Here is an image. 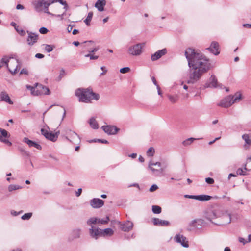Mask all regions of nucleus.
Wrapping results in <instances>:
<instances>
[{"label": "nucleus", "instance_id": "nucleus-1", "mask_svg": "<svg viewBox=\"0 0 251 251\" xmlns=\"http://www.w3.org/2000/svg\"><path fill=\"white\" fill-rule=\"evenodd\" d=\"M185 56L188 61V66L192 68V72L187 83L194 84L199 80L204 73L209 70L210 68L209 60L201 53L196 52L192 48L186 50Z\"/></svg>", "mask_w": 251, "mask_h": 251}, {"label": "nucleus", "instance_id": "nucleus-2", "mask_svg": "<svg viewBox=\"0 0 251 251\" xmlns=\"http://www.w3.org/2000/svg\"><path fill=\"white\" fill-rule=\"evenodd\" d=\"M75 94L80 102L88 103L92 100H97L99 99V95L93 93L89 89L79 88L75 91Z\"/></svg>", "mask_w": 251, "mask_h": 251}, {"label": "nucleus", "instance_id": "nucleus-3", "mask_svg": "<svg viewBox=\"0 0 251 251\" xmlns=\"http://www.w3.org/2000/svg\"><path fill=\"white\" fill-rule=\"evenodd\" d=\"M1 63L2 65H5L12 74H16L18 69L20 68V62L18 60L13 57L5 56L1 59Z\"/></svg>", "mask_w": 251, "mask_h": 251}, {"label": "nucleus", "instance_id": "nucleus-4", "mask_svg": "<svg viewBox=\"0 0 251 251\" xmlns=\"http://www.w3.org/2000/svg\"><path fill=\"white\" fill-rule=\"evenodd\" d=\"M211 224L217 226H223L225 225L220 222H214L213 221H192L189 224V230H192L195 229H200L203 227L210 226Z\"/></svg>", "mask_w": 251, "mask_h": 251}, {"label": "nucleus", "instance_id": "nucleus-5", "mask_svg": "<svg viewBox=\"0 0 251 251\" xmlns=\"http://www.w3.org/2000/svg\"><path fill=\"white\" fill-rule=\"evenodd\" d=\"M98 221H89L88 224L91 226L90 229V233L92 237L97 239L98 236L107 235L110 233V228H106L101 230L96 227L94 225L97 224Z\"/></svg>", "mask_w": 251, "mask_h": 251}, {"label": "nucleus", "instance_id": "nucleus-6", "mask_svg": "<svg viewBox=\"0 0 251 251\" xmlns=\"http://www.w3.org/2000/svg\"><path fill=\"white\" fill-rule=\"evenodd\" d=\"M241 99V94L237 93L234 96H229L225 98L221 101L218 105L224 108H227L233 103L239 101Z\"/></svg>", "mask_w": 251, "mask_h": 251}, {"label": "nucleus", "instance_id": "nucleus-7", "mask_svg": "<svg viewBox=\"0 0 251 251\" xmlns=\"http://www.w3.org/2000/svg\"><path fill=\"white\" fill-rule=\"evenodd\" d=\"M34 95H49L50 94L49 89L42 84L36 83L35 85V91H34Z\"/></svg>", "mask_w": 251, "mask_h": 251}, {"label": "nucleus", "instance_id": "nucleus-8", "mask_svg": "<svg viewBox=\"0 0 251 251\" xmlns=\"http://www.w3.org/2000/svg\"><path fill=\"white\" fill-rule=\"evenodd\" d=\"M41 132L42 134L44 135L46 139L52 142H54L57 140L58 135L60 133L59 131L55 133L49 132L47 129L44 128H42L41 129Z\"/></svg>", "mask_w": 251, "mask_h": 251}, {"label": "nucleus", "instance_id": "nucleus-9", "mask_svg": "<svg viewBox=\"0 0 251 251\" xmlns=\"http://www.w3.org/2000/svg\"><path fill=\"white\" fill-rule=\"evenodd\" d=\"M142 47L140 44H137L130 47L128 49V53L132 55L138 56L142 53Z\"/></svg>", "mask_w": 251, "mask_h": 251}, {"label": "nucleus", "instance_id": "nucleus-10", "mask_svg": "<svg viewBox=\"0 0 251 251\" xmlns=\"http://www.w3.org/2000/svg\"><path fill=\"white\" fill-rule=\"evenodd\" d=\"M118 222L120 228L124 231H127L131 229L133 224L131 221H117Z\"/></svg>", "mask_w": 251, "mask_h": 251}, {"label": "nucleus", "instance_id": "nucleus-11", "mask_svg": "<svg viewBox=\"0 0 251 251\" xmlns=\"http://www.w3.org/2000/svg\"><path fill=\"white\" fill-rule=\"evenodd\" d=\"M90 206L94 209H99L102 207L104 204V201L99 198H93L89 201Z\"/></svg>", "mask_w": 251, "mask_h": 251}, {"label": "nucleus", "instance_id": "nucleus-12", "mask_svg": "<svg viewBox=\"0 0 251 251\" xmlns=\"http://www.w3.org/2000/svg\"><path fill=\"white\" fill-rule=\"evenodd\" d=\"M174 241L180 244L183 247L187 248L189 247L188 242L186 240V238L182 235L176 234L174 237Z\"/></svg>", "mask_w": 251, "mask_h": 251}, {"label": "nucleus", "instance_id": "nucleus-13", "mask_svg": "<svg viewBox=\"0 0 251 251\" xmlns=\"http://www.w3.org/2000/svg\"><path fill=\"white\" fill-rule=\"evenodd\" d=\"M0 141L9 146H11V143L7 139L10 136L8 132L6 130L1 128H0Z\"/></svg>", "mask_w": 251, "mask_h": 251}, {"label": "nucleus", "instance_id": "nucleus-14", "mask_svg": "<svg viewBox=\"0 0 251 251\" xmlns=\"http://www.w3.org/2000/svg\"><path fill=\"white\" fill-rule=\"evenodd\" d=\"M28 33V37L27 38V42L29 45L32 46L37 42L38 39V34L35 33L27 31Z\"/></svg>", "mask_w": 251, "mask_h": 251}, {"label": "nucleus", "instance_id": "nucleus-15", "mask_svg": "<svg viewBox=\"0 0 251 251\" xmlns=\"http://www.w3.org/2000/svg\"><path fill=\"white\" fill-rule=\"evenodd\" d=\"M66 134L72 138V140H70L68 137L66 139L69 140L70 142L75 144L78 143L80 142V139L79 136L75 132L71 131V130H67Z\"/></svg>", "mask_w": 251, "mask_h": 251}, {"label": "nucleus", "instance_id": "nucleus-16", "mask_svg": "<svg viewBox=\"0 0 251 251\" xmlns=\"http://www.w3.org/2000/svg\"><path fill=\"white\" fill-rule=\"evenodd\" d=\"M210 52L212 53L215 55L219 54L220 51L219 50V44L218 42L213 41L211 43L209 47L206 48Z\"/></svg>", "mask_w": 251, "mask_h": 251}, {"label": "nucleus", "instance_id": "nucleus-17", "mask_svg": "<svg viewBox=\"0 0 251 251\" xmlns=\"http://www.w3.org/2000/svg\"><path fill=\"white\" fill-rule=\"evenodd\" d=\"M153 166H157L160 167L161 166V163L159 162H156L155 163L153 162L152 161H150L148 164V169L151 171V172L156 174L158 172H162L163 171V169L161 168L160 170L155 169L153 168Z\"/></svg>", "mask_w": 251, "mask_h": 251}, {"label": "nucleus", "instance_id": "nucleus-18", "mask_svg": "<svg viewBox=\"0 0 251 251\" xmlns=\"http://www.w3.org/2000/svg\"><path fill=\"white\" fill-rule=\"evenodd\" d=\"M45 2H48V1L47 0H37L34 1L32 4L36 11L40 12L43 10V7Z\"/></svg>", "mask_w": 251, "mask_h": 251}, {"label": "nucleus", "instance_id": "nucleus-19", "mask_svg": "<svg viewBox=\"0 0 251 251\" xmlns=\"http://www.w3.org/2000/svg\"><path fill=\"white\" fill-rule=\"evenodd\" d=\"M166 53L167 50L166 49L159 50L151 55V59L153 61H156L166 54Z\"/></svg>", "mask_w": 251, "mask_h": 251}, {"label": "nucleus", "instance_id": "nucleus-20", "mask_svg": "<svg viewBox=\"0 0 251 251\" xmlns=\"http://www.w3.org/2000/svg\"><path fill=\"white\" fill-rule=\"evenodd\" d=\"M23 142L26 143L30 147H35L38 150H41L42 149L40 145L31 140L28 139L26 137L24 138Z\"/></svg>", "mask_w": 251, "mask_h": 251}, {"label": "nucleus", "instance_id": "nucleus-21", "mask_svg": "<svg viewBox=\"0 0 251 251\" xmlns=\"http://www.w3.org/2000/svg\"><path fill=\"white\" fill-rule=\"evenodd\" d=\"M210 82L206 83L205 84V87H217V80L216 78L215 75H212L209 79Z\"/></svg>", "mask_w": 251, "mask_h": 251}, {"label": "nucleus", "instance_id": "nucleus-22", "mask_svg": "<svg viewBox=\"0 0 251 251\" xmlns=\"http://www.w3.org/2000/svg\"><path fill=\"white\" fill-rule=\"evenodd\" d=\"M0 97L1 101H5L10 104H12L13 103L6 92L4 91L1 92L0 94Z\"/></svg>", "mask_w": 251, "mask_h": 251}, {"label": "nucleus", "instance_id": "nucleus-23", "mask_svg": "<svg viewBox=\"0 0 251 251\" xmlns=\"http://www.w3.org/2000/svg\"><path fill=\"white\" fill-rule=\"evenodd\" d=\"M105 4V0H98L95 4V6L99 11H102L104 10V6Z\"/></svg>", "mask_w": 251, "mask_h": 251}, {"label": "nucleus", "instance_id": "nucleus-24", "mask_svg": "<svg viewBox=\"0 0 251 251\" xmlns=\"http://www.w3.org/2000/svg\"><path fill=\"white\" fill-rule=\"evenodd\" d=\"M152 224L157 226H167L169 225L168 221H151Z\"/></svg>", "mask_w": 251, "mask_h": 251}, {"label": "nucleus", "instance_id": "nucleus-25", "mask_svg": "<svg viewBox=\"0 0 251 251\" xmlns=\"http://www.w3.org/2000/svg\"><path fill=\"white\" fill-rule=\"evenodd\" d=\"M89 124L92 128H93L94 129H98V128H99L98 123L94 117H92L89 120Z\"/></svg>", "mask_w": 251, "mask_h": 251}, {"label": "nucleus", "instance_id": "nucleus-26", "mask_svg": "<svg viewBox=\"0 0 251 251\" xmlns=\"http://www.w3.org/2000/svg\"><path fill=\"white\" fill-rule=\"evenodd\" d=\"M197 200L200 201H209L211 199V196L206 195H197Z\"/></svg>", "mask_w": 251, "mask_h": 251}, {"label": "nucleus", "instance_id": "nucleus-27", "mask_svg": "<svg viewBox=\"0 0 251 251\" xmlns=\"http://www.w3.org/2000/svg\"><path fill=\"white\" fill-rule=\"evenodd\" d=\"M167 97L170 102L172 103H175L178 100V96L177 95H167Z\"/></svg>", "mask_w": 251, "mask_h": 251}, {"label": "nucleus", "instance_id": "nucleus-28", "mask_svg": "<svg viewBox=\"0 0 251 251\" xmlns=\"http://www.w3.org/2000/svg\"><path fill=\"white\" fill-rule=\"evenodd\" d=\"M22 188V187L20 185L11 184L9 185L8 187V190L9 192H12L14 190L21 189Z\"/></svg>", "mask_w": 251, "mask_h": 251}, {"label": "nucleus", "instance_id": "nucleus-29", "mask_svg": "<svg viewBox=\"0 0 251 251\" xmlns=\"http://www.w3.org/2000/svg\"><path fill=\"white\" fill-rule=\"evenodd\" d=\"M217 218L218 216L216 215V212L212 210H211L209 212L208 215L207 217V220H212Z\"/></svg>", "mask_w": 251, "mask_h": 251}, {"label": "nucleus", "instance_id": "nucleus-30", "mask_svg": "<svg viewBox=\"0 0 251 251\" xmlns=\"http://www.w3.org/2000/svg\"><path fill=\"white\" fill-rule=\"evenodd\" d=\"M244 170L246 171L251 170V156L248 158L247 163L244 166Z\"/></svg>", "mask_w": 251, "mask_h": 251}, {"label": "nucleus", "instance_id": "nucleus-31", "mask_svg": "<svg viewBox=\"0 0 251 251\" xmlns=\"http://www.w3.org/2000/svg\"><path fill=\"white\" fill-rule=\"evenodd\" d=\"M50 5V3H48V2H45L44 3V6L43 7V10H44V12L49 14L51 15L52 16H53L54 14H52L50 13L48 10L49 6Z\"/></svg>", "mask_w": 251, "mask_h": 251}, {"label": "nucleus", "instance_id": "nucleus-32", "mask_svg": "<svg viewBox=\"0 0 251 251\" xmlns=\"http://www.w3.org/2000/svg\"><path fill=\"white\" fill-rule=\"evenodd\" d=\"M152 210L155 214H159L161 212V208L157 205H153L152 206Z\"/></svg>", "mask_w": 251, "mask_h": 251}, {"label": "nucleus", "instance_id": "nucleus-33", "mask_svg": "<svg viewBox=\"0 0 251 251\" xmlns=\"http://www.w3.org/2000/svg\"><path fill=\"white\" fill-rule=\"evenodd\" d=\"M195 140H196V138H189L184 140L182 142V144L184 146H187L190 145Z\"/></svg>", "mask_w": 251, "mask_h": 251}, {"label": "nucleus", "instance_id": "nucleus-34", "mask_svg": "<svg viewBox=\"0 0 251 251\" xmlns=\"http://www.w3.org/2000/svg\"><path fill=\"white\" fill-rule=\"evenodd\" d=\"M120 130V128L116 126H111V135H116Z\"/></svg>", "mask_w": 251, "mask_h": 251}, {"label": "nucleus", "instance_id": "nucleus-35", "mask_svg": "<svg viewBox=\"0 0 251 251\" xmlns=\"http://www.w3.org/2000/svg\"><path fill=\"white\" fill-rule=\"evenodd\" d=\"M92 16H93V13L92 12H89L88 14V16H87V18L84 20V22L87 25H90V22L92 19Z\"/></svg>", "mask_w": 251, "mask_h": 251}, {"label": "nucleus", "instance_id": "nucleus-36", "mask_svg": "<svg viewBox=\"0 0 251 251\" xmlns=\"http://www.w3.org/2000/svg\"><path fill=\"white\" fill-rule=\"evenodd\" d=\"M242 138L245 140V142L249 144H251V138L250 137L249 135L248 134H244L242 136Z\"/></svg>", "mask_w": 251, "mask_h": 251}, {"label": "nucleus", "instance_id": "nucleus-37", "mask_svg": "<svg viewBox=\"0 0 251 251\" xmlns=\"http://www.w3.org/2000/svg\"><path fill=\"white\" fill-rule=\"evenodd\" d=\"M155 152V150L153 147H150L147 151V155L148 156H153Z\"/></svg>", "mask_w": 251, "mask_h": 251}, {"label": "nucleus", "instance_id": "nucleus-38", "mask_svg": "<svg viewBox=\"0 0 251 251\" xmlns=\"http://www.w3.org/2000/svg\"><path fill=\"white\" fill-rule=\"evenodd\" d=\"M85 57H89L91 60H96L99 58V56L96 55L93 53H89L84 55Z\"/></svg>", "mask_w": 251, "mask_h": 251}, {"label": "nucleus", "instance_id": "nucleus-39", "mask_svg": "<svg viewBox=\"0 0 251 251\" xmlns=\"http://www.w3.org/2000/svg\"><path fill=\"white\" fill-rule=\"evenodd\" d=\"M54 46L51 45L46 44L45 49L47 52H50L53 50Z\"/></svg>", "mask_w": 251, "mask_h": 251}, {"label": "nucleus", "instance_id": "nucleus-40", "mask_svg": "<svg viewBox=\"0 0 251 251\" xmlns=\"http://www.w3.org/2000/svg\"><path fill=\"white\" fill-rule=\"evenodd\" d=\"M32 215V213L29 212L24 214L22 217L21 218L23 220H26L30 219Z\"/></svg>", "mask_w": 251, "mask_h": 251}, {"label": "nucleus", "instance_id": "nucleus-41", "mask_svg": "<svg viewBox=\"0 0 251 251\" xmlns=\"http://www.w3.org/2000/svg\"><path fill=\"white\" fill-rule=\"evenodd\" d=\"M19 150L20 151V152L22 153V155H25V156H28L29 155V152L25 151L23 148H19Z\"/></svg>", "mask_w": 251, "mask_h": 251}, {"label": "nucleus", "instance_id": "nucleus-42", "mask_svg": "<svg viewBox=\"0 0 251 251\" xmlns=\"http://www.w3.org/2000/svg\"><path fill=\"white\" fill-rule=\"evenodd\" d=\"M57 2H59L61 4L64 5L63 8L65 9V11L68 9V6L66 1H63L62 0H58Z\"/></svg>", "mask_w": 251, "mask_h": 251}, {"label": "nucleus", "instance_id": "nucleus-43", "mask_svg": "<svg viewBox=\"0 0 251 251\" xmlns=\"http://www.w3.org/2000/svg\"><path fill=\"white\" fill-rule=\"evenodd\" d=\"M101 128L108 135H110V126H103Z\"/></svg>", "mask_w": 251, "mask_h": 251}, {"label": "nucleus", "instance_id": "nucleus-44", "mask_svg": "<svg viewBox=\"0 0 251 251\" xmlns=\"http://www.w3.org/2000/svg\"><path fill=\"white\" fill-rule=\"evenodd\" d=\"M15 30L21 36H24L26 34L25 31L22 29H19V27L16 28Z\"/></svg>", "mask_w": 251, "mask_h": 251}, {"label": "nucleus", "instance_id": "nucleus-45", "mask_svg": "<svg viewBox=\"0 0 251 251\" xmlns=\"http://www.w3.org/2000/svg\"><path fill=\"white\" fill-rule=\"evenodd\" d=\"M130 69L129 67H124L120 69V72L122 74H125L128 72L130 71Z\"/></svg>", "mask_w": 251, "mask_h": 251}, {"label": "nucleus", "instance_id": "nucleus-46", "mask_svg": "<svg viewBox=\"0 0 251 251\" xmlns=\"http://www.w3.org/2000/svg\"><path fill=\"white\" fill-rule=\"evenodd\" d=\"M245 170L242 168H238L237 170V174L239 175H246Z\"/></svg>", "mask_w": 251, "mask_h": 251}, {"label": "nucleus", "instance_id": "nucleus-47", "mask_svg": "<svg viewBox=\"0 0 251 251\" xmlns=\"http://www.w3.org/2000/svg\"><path fill=\"white\" fill-rule=\"evenodd\" d=\"M99 50V47L98 46L95 47L93 49H90L88 50L89 53H93L96 51H97Z\"/></svg>", "mask_w": 251, "mask_h": 251}, {"label": "nucleus", "instance_id": "nucleus-48", "mask_svg": "<svg viewBox=\"0 0 251 251\" xmlns=\"http://www.w3.org/2000/svg\"><path fill=\"white\" fill-rule=\"evenodd\" d=\"M65 75V71L63 69H62L60 72V74L58 77V81H60L62 79V78Z\"/></svg>", "mask_w": 251, "mask_h": 251}, {"label": "nucleus", "instance_id": "nucleus-49", "mask_svg": "<svg viewBox=\"0 0 251 251\" xmlns=\"http://www.w3.org/2000/svg\"><path fill=\"white\" fill-rule=\"evenodd\" d=\"M48 31H49L48 29L47 28L44 27H41L39 29L40 33L41 34H43L47 33Z\"/></svg>", "mask_w": 251, "mask_h": 251}, {"label": "nucleus", "instance_id": "nucleus-50", "mask_svg": "<svg viewBox=\"0 0 251 251\" xmlns=\"http://www.w3.org/2000/svg\"><path fill=\"white\" fill-rule=\"evenodd\" d=\"M205 181L209 184H212L214 182V180L212 178L207 177L205 179Z\"/></svg>", "mask_w": 251, "mask_h": 251}, {"label": "nucleus", "instance_id": "nucleus-51", "mask_svg": "<svg viewBox=\"0 0 251 251\" xmlns=\"http://www.w3.org/2000/svg\"><path fill=\"white\" fill-rule=\"evenodd\" d=\"M27 89L31 91V94L34 95V91H35V87H33L30 85H26Z\"/></svg>", "mask_w": 251, "mask_h": 251}, {"label": "nucleus", "instance_id": "nucleus-52", "mask_svg": "<svg viewBox=\"0 0 251 251\" xmlns=\"http://www.w3.org/2000/svg\"><path fill=\"white\" fill-rule=\"evenodd\" d=\"M158 188V186L156 184H153L150 188V192H153L156 190Z\"/></svg>", "mask_w": 251, "mask_h": 251}, {"label": "nucleus", "instance_id": "nucleus-53", "mask_svg": "<svg viewBox=\"0 0 251 251\" xmlns=\"http://www.w3.org/2000/svg\"><path fill=\"white\" fill-rule=\"evenodd\" d=\"M22 213V211H19V212H17V211H15L12 210V211H11V215H13V216H17V215H19L20 214H21Z\"/></svg>", "mask_w": 251, "mask_h": 251}, {"label": "nucleus", "instance_id": "nucleus-54", "mask_svg": "<svg viewBox=\"0 0 251 251\" xmlns=\"http://www.w3.org/2000/svg\"><path fill=\"white\" fill-rule=\"evenodd\" d=\"M239 241L240 243H242L243 245H245V244L247 243V240L242 237L239 238Z\"/></svg>", "mask_w": 251, "mask_h": 251}, {"label": "nucleus", "instance_id": "nucleus-55", "mask_svg": "<svg viewBox=\"0 0 251 251\" xmlns=\"http://www.w3.org/2000/svg\"><path fill=\"white\" fill-rule=\"evenodd\" d=\"M185 198H191V199H195V200H197V195H185Z\"/></svg>", "mask_w": 251, "mask_h": 251}, {"label": "nucleus", "instance_id": "nucleus-56", "mask_svg": "<svg viewBox=\"0 0 251 251\" xmlns=\"http://www.w3.org/2000/svg\"><path fill=\"white\" fill-rule=\"evenodd\" d=\"M82 189L81 188H79L78 190H77V191L75 193V195H76V197H79L80 196L81 193H82Z\"/></svg>", "mask_w": 251, "mask_h": 251}, {"label": "nucleus", "instance_id": "nucleus-57", "mask_svg": "<svg viewBox=\"0 0 251 251\" xmlns=\"http://www.w3.org/2000/svg\"><path fill=\"white\" fill-rule=\"evenodd\" d=\"M20 74L21 75H22V74L27 75L28 74V71H27V70L26 69L24 68V69H22V70L21 71Z\"/></svg>", "mask_w": 251, "mask_h": 251}, {"label": "nucleus", "instance_id": "nucleus-58", "mask_svg": "<svg viewBox=\"0 0 251 251\" xmlns=\"http://www.w3.org/2000/svg\"><path fill=\"white\" fill-rule=\"evenodd\" d=\"M97 141H98V142H99V143H104V144L108 143V142L107 140H104V139H98Z\"/></svg>", "mask_w": 251, "mask_h": 251}, {"label": "nucleus", "instance_id": "nucleus-59", "mask_svg": "<svg viewBox=\"0 0 251 251\" xmlns=\"http://www.w3.org/2000/svg\"><path fill=\"white\" fill-rule=\"evenodd\" d=\"M44 57V55L41 53H37L35 55V57H36L37 58L41 59V58H43Z\"/></svg>", "mask_w": 251, "mask_h": 251}, {"label": "nucleus", "instance_id": "nucleus-60", "mask_svg": "<svg viewBox=\"0 0 251 251\" xmlns=\"http://www.w3.org/2000/svg\"><path fill=\"white\" fill-rule=\"evenodd\" d=\"M243 26L245 28H251V24H244L243 25Z\"/></svg>", "mask_w": 251, "mask_h": 251}, {"label": "nucleus", "instance_id": "nucleus-61", "mask_svg": "<svg viewBox=\"0 0 251 251\" xmlns=\"http://www.w3.org/2000/svg\"><path fill=\"white\" fill-rule=\"evenodd\" d=\"M16 9L18 10H23L24 9V7L22 5L19 4L16 6Z\"/></svg>", "mask_w": 251, "mask_h": 251}, {"label": "nucleus", "instance_id": "nucleus-62", "mask_svg": "<svg viewBox=\"0 0 251 251\" xmlns=\"http://www.w3.org/2000/svg\"><path fill=\"white\" fill-rule=\"evenodd\" d=\"M101 69L103 71V72L100 74V75L105 74L107 72V70L105 69V68L104 66H102L101 67Z\"/></svg>", "mask_w": 251, "mask_h": 251}, {"label": "nucleus", "instance_id": "nucleus-63", "mask_svg": "<svg viewBox=\"0 0 251 251\" xmlns=\"http://www.w3.org/2000/svg\"><path fill=\"white\" fill-rule=\"evenodd\" d=\"M137 153H133L132 154H129L128 156L132 158H135L137 157Z\"/></svg>", "mask_w": 251, "mask_h": 251}, {"label": "nucleus", "instance_id": "nucleus-64", "mask_svg": "<svg viewBox=\"0 0 251 251\" xmlns=\"http://www.w3.org/2000/svg\"><path fill=\"white\" fill-rule=\"evenodd\" d=\"M10 25L13 27H14V28L15 29H16V28H18L19 26L17 25V24L15 23V22H11L10 23Z\"/></svg>", "mask_w": 251, "mask_h": 251}]
</instances>
